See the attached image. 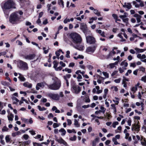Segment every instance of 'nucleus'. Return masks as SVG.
<instances>
[{"mask_svg": "<svg viewBox=\"0 0 146 146\" xmlns=\"http://www.w3.org/2000/svg\"><path fill=\"white\" fill-rule=\"evenodd\" d=\"M69 37L72 42L75 44H80L82 42V39L81 36L77 33H71L70 34Z\"/></svg>", "mask_w": 146, "mask_h": 146, "instance_id": "f257e3e1", "label": "nucleus"}, {"mask_svg": "<svg viewBox=\"0 0 146 146\" xmlns=\"http://www.w3.org/2000/svg\"><path fill=\"white\" fill-rule=\"evenodd\" d=\"M15 3L13 0H7L4 4L2 8L4 10L15 8Z\"/></svg>", "mask_w": 146, "mask_h": 146, "instance_id": "f03ea898", "label": "nucleus"}, {"mask_svg": "<svg viewBox=\"0 0 146 146\" xmlns=\"http://www.w3.org/2000/svg\"><path fill=\"white\" fill-rule=\"evenodd\" d=\"M20 19V18L17 13L14 12L10 15L9 21L12 23H14L15 22L19 21Z\"/></svg>", "mask_w": 146, "mask_h": 146, "instance_id": "7ed1b4c3", "label": "nucleus"}, {"mask_svg": "<svg viewBox=\"0 0 146 146\" xmlns=\"http://www.w3.org/2000/svg\"><path fill=\"white\" fill-rule=\"evenodd\" d=\"M61 86V82L60 81H56L55 83L48 86V88L52 90H56L59 89Z\"/></svg>", "mask_w": 146, "mask_h": 146, "instance_id": "20e7f679", "label": "nucleus"}, {"mask_svg": "<svg viewBox=\"0 0 146 146\" xmlns=\"http://www.w3.org/2000/svg\"><path fill=\"white\" fill-rule=\"evenodd\" d=\"M18 66L19 68L24 70H27L28 68L27 64L21 60L19 62Z\"/></svg>", "mask_w": 146, "mask_h": 146, "instance_id": "39448f33", "label": "nucleus"}, {"mask_svg": "<svg viewBox=\"0 0 146 146\" xmlns=\"http://www.w3.org/2000/svg\"><path fill=\"white\" fill-rule=\"evenodd\" d=\"M87 42L90 44H94L96 42L95 39L93 36H86Z\"/></svg>", "mask_w": 146, "mask_h": 146, "instance_id": "423d86ee", "label": "nucleus"}, {"mask_svg": "<svg viewBox=\"0 0 146 146\" xmlns=\"http://www.w3.org/2000/svg\"><path fill=\"white\" fill-rule=\"evenodd\" d=\"M47 95L52 100H59L60 96L58 94L48 93L47 94Z\"/></svg>", "mask_w": 146, "mask_h": 146, "instance_id": "0eeeda50", "label": "nucleus"}, {"mask_svg": "<svg viewBox=\"0 0 146 146\" xmlns=\"http://www.w3.org/2000/svg\"><path fill=\"white\" fill-rule=\"evenodd\" d=\"M80 27L81 29L82 30L85 35H86L89 31L86 24L84 23H82L81 24Z\"/></svg>", "mask_w": 146, "mask_h": 146, "instance_id": "6e6552de", "label": "nucleus"}, {"mask_svg": "<svg viewBox=\"0 0 146 146\" xmlns=\"http://www.w3.org/2000/svg\"><path fill=\"white\" fill-rule=\"evenodd\" d=\"M72 90L73 92L76 94H78L81 91L80 88L77 86L74 85L72 86Z\"/></svg>", "mask_w": 146, "mask_h": 146, "instance_id": "1a4fd4ad", "label": "nucleus"}, {"mask_svg": "<svg viewBox=\"0 0 146 146\" xmlns=\"http://www.w3.org/2000/svg\"><path fill=\"white\" fill-rule=\"evenodd\" d=\"M56 140L60 144H62L65 145H67L66 142L61 137L59 138H56Z\"/></svg>", "mask_w": 146, "mask_h": 146, "instance_id": "9d476101", "label": "nucleus"}, {"mask_svg": "<svg viewBox=\"0 0 146 146\" xmlns=\"http://www.w3.org/2000/svg\"><path fill=\"white\" fill-rule=\"evenodd\" d=\"M120 137V135L119 134L116 135L115 137H113L112 138V141L114 143V144L115 145H117V144H119V143H118L117 141V139H119Z\"/></svg>", "mask_w": 146, "mask_h": 146, "instance_id": "9b49d317", "label": "nucleus"}, {"mask_svg": "<svg viewBox=\"0 0 146 146\" xmlns=\"http://www.w3.org/2000/svg\"><path fill=\"white\" fill-rule=\"evenodd\" d=\"M80 44H80H76V45H75L73 44H72V45L75 48L81 50H83L84 49V47L82 45H80Z\"/></svg>", "mask_w": 146, "mask_h": 146, "instance_id": "f8f14e48", "label": "nucleus"}, {"mask_svg": "<svg viewBox=\"0 0 146 146\" xmlns=\"http://www.w3.org/2000/svg\"><path fill=\"white\" fill-rule=\"evenodd\" d=\"M35 56L34 54H30L25 56L24 58L27 60H31L33 59Z\"/></svg>", "mask_w": 146, "mask_h": 146, "instance_id": "ddd939ff", "label": "nucleus"}, {"mask_svg": "<svg viewBox=\"0 0 146 146\" xmlns=\"http://www.w3.org/2000/svg\"><path fill=\"white\" fill-rule=\"evenodd\" d=\"M140 127L137 124H135L134 125H132V127L131 128L132 131H138L139 130Z\"/></svg>", "mask_w": 146, "mask_h": 146, "instance_id": "4468645a", "label": "nucleus"}, {"mask_svg": "<svg viewBox=\"0 0 146 146\" xmlns=\"http://www.w3.org/2000/svg\"><path fill=\"white\" fill-rule=\"evenodd\" d=\"M133 17L136 18V20L137 23H140L141 21V16L137 14H135L133 15Z\"/></svg>", "mask_w": 146, "mask_h": 146, "instance_id": "2eb2a0df", "label": "nucleus"}, {"mask_svg": "<svg viewBox=\"0 0 146 146\" xmlns=\"http://www.w3.org/2000/svg\"><path fill=\"white\" fill-rule=\"evenodd\" d=\"M123 7L127 8L128 9H129L131 8V6L130 3H125L124 5H123Z\"/></svg>", "mask_w": 146, "mask_h": 146, "instance_id": "dca6fc26", "label": "nucleus"}, {"mask_svg": "<svg viewBox=\"0 0 146 146\" xmlns=\"http://www.w3.org/2000/svg\"><path fill=\"white\" fill-rule=\"evenodd\" d=\"M96 32L102 36L103 37H105L106 36L105 35V33L104 31H102L101 30L97 29Z\"/></svg>", "mask_w": 146, "mask_h": 146, "instance_id": "f3484780", "label": "nucleus"}, {"mask_svg": "<svg viewBox=\"0 0 146 146\" xmlns=\"http://www.w3.org/2000/svg\"><path fill=\"white\" fill-rule=\"evenodd\" d=\"M59 131L61 133V135L62 136H64L66 134V130L63 128H62L59 130Z\"/></svg>", "mask_w": 146, "mask_h": 146, "instance_id": "a211bd4d", "label": "nucleus"}, {"mask_svg": "<svg viewBox=\"0 0 146 146\" xmlns=\"http://www.w3.org/2000/svg\"><path fill=\"white\" fill-rule=\"evenodd\" d=\"M95 50V48L94 47H89L87 48V51L88 52H93Z\"/></svg>", "mask_w": 146, "mask_h": 146, "instance_id": "6ab92c4d", "label": "nucleus"}, {"mask_svg": "<svg viewBox=\"0 0 146 146\" xmlns=\"http://www.w3.org/2000/svg\"><path fill=\"white\" fill-rule=\"evenodd\" d=\"M32 84L31 83H29L28 82H26L23 84V86L26 87L31 88L32 87Z\"/></svg>", "mask_w": 146, "mask_h": 146, "instance_id": "aec40b11", "label": "nucleus"}, {"mask_svg": "<svg viewBox=\"0 0 146 146\" xmlns=\"http://www.w3.org/2000/svg\"><path fill=\"white\" fill-rule=\"evenodd\" d=\"M7 117L9 121H12L13 120L14 115L12 113H10V114H8V115Z\"/></svg>", "mask_w": 146, "mask_h": 146, "instance_id": "412c9836", "label": "nucleus"}, {"mask_svg": "<svg viewBox=\"0 0 146 146\" xmlns=\"http://www.w3.org/2000/svg\"><path fill=\"white\" fill-rule=\"evenodd\" d=\"M21 133L20 131H18L15 132L13 133H12V136L13 137H15L17 135H21Z\"/></svg>", "mask_w": 146, "mask_h": 146, "instance_id": "4be33fe9", "label": "nucleus"}, {"mask_svg": "<svg viewBox=\"0 0 146 146\" xmlns=\"http://www.w3.org/2000/svg\"><path fill=\"white\" fill-rule=\"evenodd\" d=\"M71 76L70 74H67L63 76V78L65 81H68V79H69Z\"/></svg>", "mask_w": 146, "mask_h": 146, "instance_id": "5701e85b", "label": "nucleus"}, {"mask_svg": "<svg viewBox=\"0 0 146 146\" xmlns=\"http://www.w3.org/2000/svg\"><path fill=\"white\" fill-rule=\"evenodd\" d=\"M125 60H124L121 62L120 64V66H122L126 67L128 65V63L125 62Z\"/></svg>", "mask_w": 146, "mask_h": 146, "instance_id": "b1692460", "label": "nucleus"}, {"mask_svg": "<svg viewBox=\"0 0 146 146\" xmlns=\"http://www.w3.org/2000/svg\"><path fill=\"white\" fill-rule=\"evenodd\" d=\"M135 49L137 52L139 53L142 52L145 50V49H140L137 48H135Z\"/></svg>", "mask_w": 146, "mask_h": 146, "instance_id": "393cba45", "label": "nucleus"}, {"mask_svg": "<svg viewBox=\"0 0 146 146\" xmlns=\"http://www.w3.org/2000/svg\"><path fill=\"white\" fill-rule=\"evenodd\" d=\"M82 94L83 95H85V96L86 98L85 99V100H90L89 96L86 94V92L85 91H83L82 92Z\"/></svg>", "mask_w": 146, "mask_h": 146, "instance_id": "a878e982", "label": "nucleus"}, {"mask_svg": "<svg viewBox=\"0 0 146 146\" xmlns=\"http://www.w3.org/2000/svg\"><path fill=\"white\" fill-rule=\"evenodd\" d=\"M74 124L76 127H78L80 126V124L79 123L78 121L76 119L74 120Z\"/></svg>", "mask_w": 146, "mask_h": 146, "instance_id": "bb28decb", "label": "nucleus"}, {"mask_svg": "<svg viewBox=\"0 0 146 146\" xmlns=\"http://www.w3.org/2000/svg\"><path fill=\"white\" fill-rule=\"evenodd\" d=\"M43 136H42V138H41V135H38L35 137V139H40L39 141H42L43 140Z\"/></svg>", "mask_w": 146, "mask_h": 146, "instance_id": "cd10ccee", "label": "nucleus"}, {"mask_svg": "<svg viewBox=\"0 0 146 146\" xmlns=\"http://www.w3.org/2000/svg\"><path fill=\"white\" fill-rule=\"evenodd\" d=\"M19 79L21 81H23L25 80V78L21 74L19 73Z\"/></svg>", "mask_w": 146, "mask_h": 146, "instance_id": "c85d7f7f", "label": "nucleus"}, {"mask_svg": "<svg viewBox=\"0 0 146 146\" xmlns=\"http://www.w3.org/2000/svg\"><path fill=\"white\" fill-rule=\"evenodd\" d=\"M128 16L127 13L126 12H125L124 13V15H120L119 16V17L121 19H124L126 17Z\"/></svg>", "mask_w": 146, "mask_h": 146, "instance_id": "c756f323", "label": "nucleus"}, {"mask_svg": "<svg viewBox=\"0 0 146 146\" xmlns=\"http://www.w3.org/2000/svg\"><path fill=\"white\" fill-rule=\"evenodd\" d=\"M96 88L97 89V94H99L102 92V90L100 89V87L99 86H96Z\"/></svg>", "mask_w": 146, "mask_h": 146, "instance_id": "7c9ffc66", "label": "nucleus"}, {"mask_svg": "<svg viewBox=\"0 0 146 146\" xmlns=\"http://www.w3.org/2000/svg\"><path fill=\"white\" fill-rule=\"evenodd\" d=\"M53 64H54L53 67L55 69L58 66V62L56 60H54L53 62Z\"/></svg>", "mask_w": 146, "mask_h": 146, "instance_id": "2f4dec72", "label": "nucleus"}, {"mask_svg": "<svg viewBox=\"0 0 146 146\" xmlns=\"http://www.w3.org/2000/svg\"><path fill=\"white\" fill-rule=\"evenodd\" d=\"M136 104L137 106H139L141 105V106L142 108H141V110H143L144 109L143 106L144 105V104L143 103H141V104L139 102H137L136 103Z\"/></svg>", "mask_w": 146, "mask_h": 146, "instance_id": "473e14b6", "label": "nucleus"}, {"mask_svg": "<svg viewBox=\"0 0 146 146\" xmlns=\"http://www.w3.org/2000/svg\"><path fill=\"white\" fill-rule=\"evenodd\" d=\"M9 137L10 135H6L5 137V139L7 143L9 142L10 141L11 139L9 138Z\"/></svg>", "mask_w": 146, "mask_h": 146, "instance_id": "72a5a7b5", "label": "nucleus"}, {"mask_svg": "<svg viewBox=\"0 0 146 146\" xmlns=\"http://www.w3.org/2000/svg\"><path fill=\"white\" fill-rule=\"evenodd\" d=\"M1 83L2 85L4 86H8L9 84L8 82H7L5 81H2Z\"/></svg>", "mask_w": 146, "mask_h": 146, "instance_id": "f704fd0d", "label": "nucleus"}, {"mask_svg": "<svg viewBox=\"0 0 146 146\" xmlns=\"http://www.w3.org/2000/svg\"><path fill=\"white\" fill-rule=\"evenodd\" d=\"M118 69L119 72L121 73H122L124 71V70H126V68L124 67H123L122 68L120 67Z\"/></svg>", "mask_w": 146, "mask_h": 146, "instance_id": "c9c22d12", "label": "nucleus"}, {"mask_svg": "<svg viewBox=\"0 0 146 146\" xmlns=\"http://www.w3.org/2000/svg\"><path fill=\"white\" fill-rule=\"evenodd\" d=\"M31 142V141L29 140L27 141H24L22 143V144L24 146H26V145H29Z\"/></svg>", "mask_w": 146, "mask_h": 146, "instance_id": "e433bc0d", "label": "nucleus"}, {"mask_svg": "<svg viewBox=\"0 0 146 146\" xmlns=\"http://www.w3.org/2000/svg\"><path fill=\"white\" fill-rule=\"evenodd\" d=\"M94 13L98 16H100V13L99 12L98 10L96 9H95L94 11Z\"/></svg>", "mask_w": 146, "mask_h": 146, "instance_id": "4c0bfd02", "label": "nucleus"}, {"mask_svg": "<svg viewBox=\"0 0 146 146\" xmlns=\"http://www.w3.org/2000/svg\"><path fill=\"white\" fill-rule=\"evenodd\" d=\"M9 129L6 126H5L2 129V131L3 132L8 131Z\"/></svg>", "mask_w": 146, "mask_h": 146, "instance_id": "58836bf2", "label": "nucleus"}, {"mask_svg": "<svg viewBox=\"0 0 146 146\" xmlns=\"http://www.w3.org/2000/svg\"><path fill=\"white\" fill-rule=\"evenodd\" d=\"M38 108L40 111H44L46 110V109L44 107L42 108L40 106H38Z\"/></svg>", "mask_w": 146, "mask_h": 146, "instance_id": "ea45409f", "label": "nucleus"}, {"mask_svg": "<svg viewBox=\"0 0 146 146\" xmlns=\"http://www.w3.org/2000/svg\"><path fill=\"white\" fill-rule=\"evenodd\" d=\"M141 144L143 146H146V141L145 139L141 142Z\"/></svg>", "mask_w": 146, "mask_h": 146, "instance_id": "a19ab883", "label": "nucleus"}, {"mask_svg": "<svg viewBox=\"0 0 146 146\" xmlns=\"http://www.w3.org/2000/svg\"><path fill=\"white\" fill-rule=\"evenodd\" d=\"M101 110H100V112L104 113L106 110V109L103 106H101L100 107Z\"/></svg>", "mask_w": 146, "mask_h": 146, "instance_id": "79ce46f5", "label": "nucleus"}, {"mask_svg": "<svg viewBox=\"0 0 146 146\" xmlns=\"http://www.w3.org/2000/svg\"><path fill=\"white\" fill-rule=\"evenodd\" d=\"M36 85L40 87H43L44 86V84L43 82L38 83Z\"/></svg>", "mask_w": 146, "mask_h": 146, "instance_id": "37998d69", "label": "nucleus"}, {"mask_svg": "<svg viewBox=\"0 0 146 146\" xmlns=\"http://www.w3.org/2000/svg\"><path fill=\"white\" fill-rule=\"evenodd\" d=\"M23 137L24 139H25L27 140L28 139L29 137L27 134H24L23 136Z\"/></svg>", "mask_w": 146, "mask_h": 146, "instance_id": "c03bdc74", "label": "nucleus"}, {"mask_svg": "<svg viewBox=\"0 0 146 146\" xmlns=\"http://www.w3.org/2000/svg\"><path fill=\"white\" fill-rule=\"evenodd\" d=\"M119 123L117 121L114 122L112 124V126L113 128H115L116 126Z\"/></svg>", "mask_w": 146, "mask_h": 146, "instance_id": "a18cd8bd", "label": "nucleus"}, {"mask_svg": "<svg viewBox=\"0 0 146 146\" xmlns=\"http://www.w3.org/2000/svg\"><path fill=\"white\" fill-rule=\"evenodd\" d=\"M104 75L105 77L106 78H108L109 77V74L108 73L105 72H102Z\"/></svg>", "mask_w": 146, "mask_h": 146, "instance_id": "49530a36", "label": "nucleus"}, {"mask_svg": "<svg viewBox=\"0 0 146 146\" xmlns=\"http://www.w3.org/2000/svg\"><path fill=\"white\" fill-rule=\"evenodd\" d=\"M137 89V88L136 86L132 88L131 89V91L133 92V93H134L136 91Z\"/></svg>", "mask_w": 146, "mask_h": 146, "instance_id": "de8ad7c7", "label": "nucleus"}, {"mask_svg": "<svg viewBox=\"0 0 146 146\" xmlns=\"http://www.w3.org/2000/svg\"><path fill=\"white\" fill-rule=\"evenodd\" d=\"M76 136L74 135L73 137H71L70 138V140L72 141H75L76 140Z\"/></svg>", "mask_w": 146, "mask_h": 146, "instance_id": "09e8293b", "label": "nucleus"}, {"mask_svg": "<svg viewBox=\"0 0 146 146\" xmlns=\"http://www.w3.org/2000/svg\"><path fill=\"white\" fill-rule=\"evenodd\" d=\"M111 89H112L113 91H115V92L117 91L118 90L117 88L115 86H112L111 87Z\"/></svg>", "mask_w": 146, "mask_h": 146, "instance_id": "8fccbe9b", "label": "nucleus"}, {"mask_svg": "<svg viewBox=\"0 0 146 146\" xmlns=\"http://www.w3.org/2000/svg\"><path fill=\"white\" fill-rule=\"evenodd\" d=\"M33 145L34 146H42L41 144L37 143H33Z\"/></svg>", "mask_w": 146, "mask_h": 146, "instance_id": "3c124183", "label": "nucleus"}, {"mask_svg": "<svg viewBox=\"0 0 146 146\" xmlns=\"http://www.w3.org/2000/svg\"><path fill=\"white\" fill-rule=\"evenodd\" d=\"M64 70H65V71L67 72L68 73H70L72 72V70L71 69L65 68Z\"/></svg>", "mask_w": 146, "mask_h": 146, "instance_id": "603ef678", "label": "nucleus"}, {"mask_svg": "<svg viewBox=\"0 0 146 146\" xmlns=\"http://www.w3.org/2000/svg\"><path fill=\"white\" fill-rule=\"evenodd\" d=\"M78 76L77 77V78L78 79V81L80 82L81 81L80 80H79V79H82V76L80 74H78Z\"/></svg>", "mask_w": 146, "mask_h": 146, "instance_id": "864d4df0", "label": "nucleus"}, {"mask_svg": "<svg viewBox=\"0 0 146 146\" xmlns=\"http://www.w3.org/2000/svg\"><path fill=\"white\" fill-rule=\"evenodd\" d=\"M59 5H61L62 8L64 7V2L62 0H60L59 2Z\"/></svg>", "mask_w": 146, "mask_h": 146, "instance_id": "5fc2aeb1", "label": "nucleus"}, {"mask_svg": "<svg viewBox=\"0 0 146 146\" xmlns=\"http://www.w3.org/2000/svg\"><path fill=\"white\" fill-rule=\"evenodd\" d=\"M122 21L124 22L127 23L129 21V19L128 18L122 19Z\"/></svg>", "mask_w": 146, "mask_h": 146, "instance_id": "6e6d98bb", "label": "nucleus"}, {"mask_svg": "<svg viewBox=\"0 0 146 146\" xmlns=\"http://www.w3.org/2000/svg\"><path fill=\"white\" fill-rule=\"evenodd\" d=\"M70 21V19H69L66 18L64 19L63 21L64 23L65 24L67 23L68 22Z\"/></svg>", "mask_w": 146, "mask_h": 146, "instance_id": "4d7b16f0", "label": "nucleus"}, {"mask_svg": "<svg viewBox=\"0 0 146 146\" xmlns=\"http://www.w3.org/2000/svg\"><path fill=\"white\" fill-rule=\"evenodd\" d=\"M123 79L122 80L123 83L125 82V81H128L129 80L128 79L126 78L125 76H123Z\"/></svg>", "mask_w": 146, "mask_h": 146, "instance_id": "13d9d810", "label": "nucleus"}, {"mask_svg": "<svg viewBox=\"0 0 146 146\" xmlns=\"http://www.w3.org/2000/svg\"><path fill=\"white\" fill-rule=\"evenodd\" d=\"M23 101H15L13 102V104H17V103H19L20 105L21 104L23 103Z\"/></svg>", "mask_w": 146, "mask_h": 146, "instance_id": "bf43d9fd", "label": "nucleus"}, {"mask_svg": "<svg viewBox=\"0 0 146 146\" xmlns=\"http://www.w3.org/2000/svg\"><path fill=\"white\" fill-rule=\"evenodd\" d=\"M70 54V52L69 50H68L66 52V56L68 58H70V56L69 54Z\"/></svg>", "mask_w": 146, "mask_h": 146, "instance_id": "052dcab7", "label": "nucleus"}, {"mask_svg": "<svg viewBox=\"0 0 146 146\" xmlns=\"http://www.w3.org/2000/svg\"><path fill=\"white\" fill-rule=\"evenodd\" d=\"M67 125H70L72 124V121L70 119H67Z\"/></svg>", "mask_w": 146, "mask_h": 146, "instance_id": "680f3d73", "label": "nucleus"}, {"mask_svg": "<svg viewBox=\"0 0 146 146\" xmlns=\"http://www.w3.org/2000/svg\"><path fill=\"white\" fill-rule=\"evenodd\" d=\"M59 63L60 65L61 66V67H64L66 66V64L62 61L60 62Z\"/></svg>", "mask_w": 146, "mask_h": 146, "instance_id": "e2e57ef3", "label": "nucleus"}, {"mask_svg": "<svg viewBox=\"0 0 146 146\" xmlns=\"http://www.w3.org/2000/svg\"><path fill=\"white\" fill-rule=\"evenodd\" d=\"M53 127L54 128H56V127H58L59 126V125L56 123H54L53 124Z\"/></svg>", "mask_w": 146, "mask_h": 146, "instance_id": "0e129e2a", "label": "nucleus"}, {"mask_svg": "<svg viewBox=\"0 0 146 146\" xmlns=\"http://www.w3.org/2000/svg\"><path fill=\"white\" fill-rule=\"evenodd\" d=\"M29 132L32 135H34L36 134L35 131L33 130H30Z\"/></svg>", "mask_w": 146, "mask_h": 146, "instance_id": "69168bd1", "label": "nucleus"}, {"mask_svg": "<svg viewBox=\"0 0 146 146\" xmlns=\"http://www.w3.org/2000/svg\"><path fill=\"white\" fill-rule=\"evenodd\" d=\"M109 66H110V68H113L115 67V65L113 63H110L109 64Z\"/></svg>", "mask_w": 146, "mask_h": 146, "instance_id": "338daca9", "label": "nucleus"}, {"mask_svg": "<svg viewBox=\"0 0 146 146\" xmlns=\"http://www.w3.org/2000/svg\"><path fill=\"white\" fill-rule=\"evenodd\" d=\"M141 80L144 82H146V76L143 77L141 78Z\"/></svg>", "mask_w": 146, "mask_h": 146, "instance_id": "774afa93", "label": "nucleus"}]
</instances>
